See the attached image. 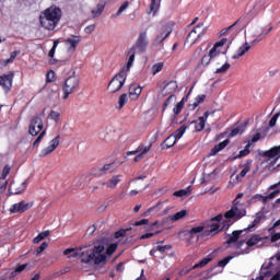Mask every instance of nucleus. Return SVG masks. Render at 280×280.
I'll use <instances>...</instances> for the list:
<instances>
[{
	"mask_svg": "<svg viewBox=\"0 0 280 280\" xmlns=\"http://www.w3.org/2000/svg\"><path fill=\"white\" fill-rule=\"evenodd\" d=\"M63 255H70L69 257H80L81 264H89V266H97L106 261V256H104V246L94 245L81 246L79 248H68L63 252Z\"/></svg>",
	"mask_w": 280,
	"mask_h": 280,
	"instance_id": "nucleus-1",
	"label": "nucleus"
},
{
	"mask_svg": "<svg viewBox=\"0 0 280 280\" xmlns=\"http://www.w3.org/2000/svg\"><path fill=\"white\" fill-rule=\"evenodd\" d=\"M60 16H62L60 8L50 7L39 16L40 25L45 30H55L60 21Z\"/></svg>",
	"mask_w": 280,
	"mask_h": 280,
	"instance_id": "nucleus-2",
	"label": "nucleus"
},
{
	"mask_svg": "<svg viewBox=\"0 0 280 280\" xmlns=\"http://www.w3.org/2000/svg\"><path fill=\"white\" fill-rule=\"evenodd\" d=\"M244 215H246V207H244L240 200H234L233 207L224 214L223 226L221 231L229 229V222H231V220H242Z\"/></svg>",
	"mask_w": 280,
	"mask_h": 280,
	"instance_id": "nucleus-3",
	"label": "nucleus"
},
{
	"mask_svg": "<svg viewBox=\"0 0 280 280\" xmlns=\"http://www.w3.org/2000/svg\"><path fill=\"white\" fill-rule=\"evenodd\" d=\"M228 69H231V63L226 59V52H214L211 70L214 73H226Z\"/></svg>",
	"mask_w": 280,
	"mask_h": 280,
	"instance_id": "nucleus-4",
	"label": "nucleus"
},
{
	"mask_svg": "<svg viewBox=\"0 0 280 280\" xmlns=\"http://www.w3.org/2000/svg\"><path fill=\"white\" fill-rule=\"evenodd\" d=\"M128 78V72L126 68H122L108 83L107 89L109 93H117L121 91L124 84H126V79Z\"/></svg>",
	"mask_w": 280,
	"mask_h": 280,
	"instance_id": "nucleus-5",
	"label": "nucleus"
},
{
	"mask_svg": "<svg viewBox=\"0 0 280 280\" xmlns=\"http://www.w3.org/2000/svg\"><path fill=\"white\" fill-rule=\"evenodd\" d=\"M272 26H269L268 28L257 25L250 26L247 34L255 38L254 40H252V45H257V43H261V40H264V38H266L268 34H270Z\"/></svg>",
	"mask_w": 280,
	"mask_h": 280,
	"instance_id": "nucleus-6",
	"label": "nucleus"
},
{
	"mask_svg": "<svg viewBox=\"0 0 280 280\" xmlns=\"http://www.w3.org/2000/svg\"><path fill=\"white\" fill-rule=\"evenodd\" d=\"M78 86H80V79L75 74L70 75L63 85V100H68L69 95H71Z\"/></svg>",
	"mask_w": 280,
	"mask_h": 280,
	"instance_id": "nucleus-7",
	"label": "nucleus"
},
{
	"mask_svg": "<svg viewBox=\"0 0 280 280\" xmlns=\"http://www.w3.org/2000/svg\"><path fill=\"white\" fill-rule=\"evenodd\" d=\"M45 127V125L43 124V118L40 116H34L31 119V124L28 127V133L32 137H36L40 130H43V128Z\"/></svg>",
	"mask_w": 280,
	"mask_h": 280,
	"instance_id": "nucleus-8",
	"label": "nucleus"
},
{
	"mask_svg": "<svg viewBox=\"0 0 280 280\" xmlns=\"http://www.w3.org/2000/svg\"><path fill=\"white\" fill-rule=\"evenodd\" d=\"M170 34H172V26L167 24L163 25L160 28L159 34L155 36L153 45L158 46L163 44V40H165V38H167Z\"/></svg>",
	"mask_w": 280,
	"mask_h": 280,
	"instance_id": "nucleus-9",
	"label": "nucleus"
},
{
	"mask_svg": "<svg viewBox=\"0 0 280 280\" xmlns=\"http://www.w3.org/2000/svg\"><path fill=\"white\" fill-rule=\"evenodd\" d=\"M14 80V72H9L0 77V86H2L5 93H10L12 89V82Z\"/></svg>",
	"mask_w": 280,
	"mask_h": 280,
	"instance_id": "nucleus-10",
	"label": "nucleus"
},
{
	"mask_svg": "<svg viewBox=\"0 0 280 280\" xmlns=\"http://www.w3.org/2000/svg\"><path fill=\"white\" fill-rule=\"evenodd\" d=\"M148 31H142L133 46V49H139V51H145L148 49Z\"/></svg>",
	"mask_w": 280,
	"mask_h": 280,
	"instance_id": "nucleus-11",
	"label": "nucleus"
},
{
	"mask_svg": "<svg viewBox=\"0 0 280 280\" xmlns=\"http://www.w3.org/2000/svg\"><path fill=\"white\" fill-rule=\"evenodd\" d=\"M222 214H218L212 218L208 224L209 230H206L202 235H213V233L220 229V224H218V222H222Z\"/></svg>",
	"mask_w": 280,
	"mask_h": 280,
	"instance_id": "nucleus-12",
	"label": "nucleus"
},
{
	"mask_svg": "<svg viewBox=\"0 0 280 280\" xmlns=\"http://www.w3.org/2000/svg\"><path fill=\"white\" fill-rule=\"evenodd\" d=\"M209 115H215V110H212V112L207 110L205 112L203 116H200L198 118V120L192 121V124H195V128L197 132L205 130V126L207 124V119H209Z\"/></svg>",
	"mask_w": 280,
	"mask_h": 280,
	"instance_id": "nucleus-13",
	"label": "nucleus"
},
{
	"mask_svg": "<svg viewBox=\"0 0 280 280\" xmlns=\"http://www.w3.org/2000/svg\"><path fill=\"white\" fill-rule=\"evenodd\" d=\"M82 39L80 38V36H75L72 35L71 37L67 38L63 40L68 51H70V54H73L75 51V49L78 48V45H80V42Z\"/></svg>",
	"mask_w": 280,
	"mask_h": 280,
	"instance_id": "nucleus-14",
	"label": "nucleus"
},
{
	"mask_svg": "<svg viewBox=\"0 0 280 280\" xmlns=\"http://www.w3.org/2000/svg\"><path fill=\"white\" fill-rule=\"evenodd\" d=\"M58 145H60V136L58 135L57 137H55L51 141H50V145H48L47 148H45L40 153L39 156H47L49 154H51V152H54V150H56L58 148Z\"/></svg>",
	"mask_w": 280,
	"mask_h": 280,
	"instance_id": "nucleus-15",
	"label": "nucleus"
},
{
	"mask_svg": "<svg viewBox=\"0 0 280 280\" xmlns=\"http://www.w3.org/2000/svg\"><path fill=\"white\" fill-rule=\"evenodd\" d=\"M25 191V182L16 184V183H11L9 186V194L16 195V194H23Z\"/></svg>",
	"mask_w": 280,
	"mask_h": 280,
	"instance_id": "nucleus-16",
	"label": "nucleus"
},
{
	"mask_svg": "<svg viewBox=\"0 0 280 280\" xmlns=\"http://www.w3.org/2000/svg\"><path fill=\"white\" fill-rule=\"evenodd\" d=\"M215 52L210 49V51L208 52V55H205L201 60L200 63L198 65V67H212L213 65V57H214Z\"/></svg>",
	"mask_w": 280,
	"mask_h": 280,
	"instance_id": "nucleus-17",
	"label": "nucleus"
},
{
	"mask_svg": "<svg viewBox=\"0 0 280 280\" xmlns=\"http://www.w3.org/2000/svg\"><path fill=\"white\" fill-rule=\"evenodd\" d=\"M250 44L245 42L244 45L238 48L237 54L232 56L233 60H237L238 58H242V56H245L247 51H250Z\"/></svg>",
	"mask_w": 280,
	"mask_h": 280,
	"instance_id": "nucleus-18",
	"label": "nucleus"
},
{
	"mask_svg": "<svg viewBox=\"0 0 280 280\" xmlns=\"http://www.w3.org/2000/svg\"><path fill=\"white\" fill-rule=\"evenodd\" d=\"M94 246H103V255L105 257V260H106V255H108V257H110V255H113V253H115V250H117V243L110 244L106 250L104 247V243H102V242L95 243Z\"/></svg>",
	"mask_w": 280,
	"mask_h": 280,
	"instance_id": "nucleus-19",
	"label": "nucleus"
},
{
	"mask_svg": "<svg viewBox=\"0 0 280 280\" xmlns=\"http://www.w3.org/2000/svg\"><path fill=\"white\" fill-rule=\"evenodd\" d=\"M203 231H205V226L199 225L197 228H192L190 230H187L185 234L190 235V240H194L195 237H197V240H198V237H200L198 234L202 233Z\"/></svg>",
	"mask_w": 280,
	"mask_h": 280,
	"instance_id": "nucleus-20",
	"label": "nucleus"
},
{
	"mask_svg": "<svg viewBox=\"0 0 280 280\" xmlns=\"http://www.w3.org/2000/svg\"><path fill=\"white\" fill-rule=\"evenodd\" d=\"M264 218H266V214L264 212H258L256 214V218L254 219L253 223L250 225H248V228L245 229V232H248L252 229H255V226H257V224H259L261 222V220H264Z\"/></svg>",
	"mask_w": 280,
	"mask_h": 280,
	"instance_id": "nucleus-21",
	"label": "nucleus"
},
{
	"mask_svg": "<svg viewBox=\"0 0 280 280\" xmlns=\"http://www.w3.org/2000/svg\"><path fill=\"white\" fill-rule=\"evenodd\" d=\"M11 213H25V200L20 201L19 203H15L10 209Z\"/></svg>",
	"mask_w": 280,
	"mask_h": 280,
	"instance_id": "nucleus-22",
	"label": "nucleus"
},
{
	"mask_svg": "<svg viewBox=\"0 0 280 280\" xmlns=\"http://www.w3.org/2000/svg\"><path fill=\"white\" fill-rule=\"evenodd\" d=\"M229 145V139L224 140L223 142H220L219 144L214 145L213 149L210 151L211 156H215L218 152H221V150H224L225 147Z\"/></svg>",
	"mask_w": 280,
	"mask_h": 280,
	"instance_id": "nucleus-23",
	"label": "nucleus"
},
{
	"mask_svg": "<svg viewBox=\"0 0 280 280\" xmlns=\"http://www.w3.org/2000/svg\"><path fill=\"white\" fill-rule=\"evenodd\" d=\"M141 91H142L141 86L135 88V85H130L129 97H131V100H139V95H141Z\"/></svg>",
	"mask_w": 280,
	"mask_h": 280,
	"instance_id": "nucleus-24",
	"label": "nucleus"
},
{
	"mask_svg": "<svg viewBox=\"0 0 280 280\" xmlns=\"http://www.w3.org/2000/svg\"><path fill=\"white\" fill-rule=\"evenodd\" d=\"M248 126V120H246L244 124H241L240 126H237L236 128H234L231 132H230V137H237V135H242V132H244V130H246V127Z\"/></svg>",
	"mask_w": 280,
	"mask_h": 280,
	"instance_id": "nucleus-25",
	"label": "nucleus"
},
{
	"mask_svg": "<svg viewBox=\"0 0 280 280\" xmlns=\"http://www.w3.org/2000/svg\"><path fill=\"white\" fill-rule=\"evenodd\" d=\"M242 246H244V241H240L235 244V247L240 249V252H234L232 257H240V255H248L250 250L248 248L242 249Z\"/></svg>",
	"mask_w": 280,
	"mask_h": 280,
	"instance_id": "nucleus-26",
	"label": "nucleus"
},
{
	"mask_svg": "<svg viewBox=\"0 0 280 280\" xmlns=\"http://www.w3.org/2000/svg\"><path fill=\"white\" fill-rule=\"evenodd\" d=\"M244 231H246V229L232 232V235H230L229 240L226 241V244H235V242L240 240V235H242Z\"/></svg>",
	"mask_w": 280,
	"mask_h": 280,
	"instance_id": "nucleus-27",
	"label": "nucleus"
},
{
	"mask_svg": "<svg viewBox=\"0 0 280 280\" xmlns=\"http://www.w3.org/2000/svg\"><path fill=\"white\" fill-rule=\"evenodd\" d=\"M121 178H124L122 175L113 176V177L110 178V180L107 183V186H108L110 189H115V187H117V185H119V183H121Z\"/></svg>",
	"mask_w": 280,
	"mask_h": 280,
	"instance_id": "nucleus-28",
	"label": "nucleus"
},
{
	"mask_svg": "<svg viewBox=\"0 0 280 280\" xmlns=\"http://www.w3.org/2000/svg\"><path fill=\"white\" fill-rule=\"evenodd\" d=\"M192 30L198 34L199 38H201V36L207 34L208 27L205 26V23H199Z\"/></svg>",
	"mask_w": 280,
	"mask_h": 280,
	"instance_id": "nucleus-29",
	"label": "nucleus"
},
{
	"mask_svg": "<svg viewBox=\"0 0 280 280\" xmlns=\"http://www.w3.org/2000/svg\"><path fill=\"white\" fill-rule=\"evenodd\" d=\"M198 38H200V36L192 28L186 38V43H188L189 45H194L198 40Z\"/></svg>",
	"mask_w": 280,
	"mask_h": 280,
	"instance_id": "nucleus-30",
	"label": "nucleus"
},
{
	"mask_svg": "<svg viewBox=\"0 0 280 280\" xmlns=\"http://www.w3.org/2000/svg\"><path fill=\"white\" fill-rule=\"evenodd\" d=\"M102 12H104V4L98 3L96 8L91 10L92 19H97V16H102Z\"/></svg>",
	"mask_w": 280,
	"mask_h": 280,
	"instance_id": "nucleus-31",
	"label": "nucleus"
},
{
	"mask_svg": "<svg viewBox=\"0 0 280 280\" xmlns=\"http://www.w3.org/2000/svg\"><path fill=\"white\" fill-rule=\"evenodd\" d=\"M209 261H211V258H205L201 261H199L198 264H196L195 266H192L190 269H188L186 271V275L188 272H191V270H196L197 268H205V266H207V264H209Z\"/></svg>",
	"mask_w": 280,
	"mask_h": 280,
	"instance_id": "nucleus-32",
	"label": "nucleus"
},
{
	"mask_svg": "<svg viewBox=\"0 0 280 280\" xmlns=\"http://www.w3.org/2000/svg\"><path fill=\"white\" fill-rule=\"evenodd\" d=\"M249 148H250V141L247 142L244 150L240 151L238 155L234 156V160L244 159V156H248V154H250Z\"/></svg>",
	"mask_w": 280,
	"mask_h": 280,
	"instance_id": "nucleus-33",
	"label": "nucleus"
},
{
	"mask_svg": "<svg viewBox=\"0 0 280 280\" xmlns=\"http://www.w3.org/2000/svg\"><path fill=\"white\" fill-rule=\"evenodd\" d=\"M205 100H207V95H205V94L197 96L195 103L192 105H190L191 110H196V108H198V106H200V104H202V102H205Z\"/></svg>",
	"mask_w": 280,
	"mask_h": 280,
	"instance_id": "nucleus-34",
	"label": "nucleus"
},
{
	"mask_svg": "<svg viewBox=\"0 0 280 280\" xmlns=\"http://www.w3.org/2000/svg\"><path fill=\"white\" fill-rule=\"evenodd\" d=\"M228 40H229L228 38H222L220 42H217L214 44V46L211 48V50L214 54H221L219 49H220V47H223V45H226Z\"/></svg>",
	"mask_w": 280,
	"mask_h": 280,
	"instance_id": "nucleus-35",
	"label": "nucleus"
},
{
	"mask_svg": "<svg viewBox=\"0 0 280 280\" xmlns=\"http://www.w3.org/2000/svg\"><path fill=\"white\" fill-rule=\"evenodd\" d=\"M49 230H46L42 233H39L34 240V244H39L40 242H43V240H45L46 237H49Z\"/></svg>",
	"mask_w": 280,
	"mask_h": 280,
	"instance_id": "nucleus-36",
	"label": "nucleus"
},
{
	"mask_svg": "<svg viewBox=\"0 0 280 280\" xmlns=\"http://www.w3.org/2000/svg\"><path fill=\"white\" fill-rule=\"evenodd\" d=\"M159 8H161V1L156 2V0H151L149 14L150 12H153V16H155Z\"/></svg>",
	"mask_w": 280,
	"mask_h": 280,
	"instance_id": "nucleus-37",
	"label": "nucleus"
},
{
	"mask_svg": "<svg viewBox=\"0 0 280 280\" xmlns=\"http://www.w3.org/2000/svg\"><path fill=\"white\" fill-rule=\"evenodd\" d=\"M186 130H187V127L182 126L174 133H172L171 136L174 137L175 140L177 141V139H182L183 138V135H185Z\"/></svg>",
	"mask_w": 280,
	"mask_h": 280,
	"instance_id": "nucleus-38",
	"label": "nucleus"
},
{
	"mask_svg": "<svg viewBox=\"0 0 280 280\" xmlns=\"http://www.w3.org/2000/svg\"><path fill=\"white\" fill-rule=\"evenodd\" d=\"M191 194V186H188L186 189H180L174 192V196L177 198H183V196H189Z\"/></svg>",
	"mask_w": 280,
	"mask_h": 280,
	"instance_id": "nucleus-39",
	"label": "nucleus"
},
{
	"mask_svg": "<svg viewBox=\"0 0 280 280\" xmlns=\"http://www.w3.org/2000/svg\"><path fill=\"white\" fill-rule=\"evenodd\" d=\"M259 242H261V238L257 235H254L252 236L247 242H246V245H247V248H250L257 244H259Z\"/></svg>",
	"mask_w": 280,
	"mask_h": 280,
	"instance_id": "nucleus-40",
	"label": "nucleus"
},
{
	"mask_svg": "<svg viewBox=\"0 0 280 280\" xmlns=\"http://www.w3.org/2000/svg\"><path fill=\"white\" fill-rule=\"evenodd\" d=\"M175 143H176V138L171 135L164 140L163 145H165V148H173Z\"/></svg>",
	"mask_w": 280,
	"mask_h": 280,
	"instance_id": "nucleus-41",
	"label": "nucleus"
},
{
	"mask_svg": "<svg viewBox=\"0 0 280 280\" xmlns=\"http://www.w3.org/2000/svg\"><path fill=\"white\" fill-rule=\"evenodd\" d=\"M185 215H187V210H182L175 214H172L171 220H173V222H178V220H183Z\"/></svg>",
	"mask_w": 280,
	"mask_h": 280,
	"instance_id": "nucleus-42",
	"label": "nucleus"
},
{
	"mask_svg": "<svg viewBox=\"0 0 280 280\" xmlns=\"http://www.w3.org/2000/svg\"><path fill=\"white\" fill-rule=\"evenodd\" d=\"M128 103V94H121L118 100V110H121L122 106H126Z\"/></svg>",
	"mask_w": 280,
	"mask_h": 280,
	"instance_id": "nucleus-43",
	"label": "nucleus"
},
{
	"mask_svg": "<svg viewBox=\"0 0 280 280\" xmlns=\"http://www.w3.org/2000/svg\"><path fill=\"white\" fill-rule=\"evenodd\" d=\"M130 3L128 1H125L120 8L118 9V11L116 12V14L112 15V19H117V16H119L122 12H125L128 9V5Z\"/></svg>",
	"mask_w": 280,
	"mask_h": 280,
	"instance_id": "nucleus-44",
	"label": "nucleus"
},
{
	"mask_svg": "<svg viewBox=\"0 0 280 280\" xmlns=\"http://www.w3.org/2000/svg\"><path fill=\"white\" fill-rule=\"evenodd\" d=\"M163 71V62H158L152 66V74L156 75V73H161Z\"/></svg>",
	"mask_w": 280,
	"mask_h": 280,
	"instance_id": "nucleus-45",
	"label": "nucleus"
},
{
	"mask_svg": "<svg viewBox=\"0 0 280 280\" xmlns=\"http://www.w3.org/2000/svg\"><path fill=\"white\" fill-rule=\"evenodd\" d=\"M183 106H185V98H183L179 103L176 104V106L173 108V113L175 115H179L180 110H183Z\"/></svg>",
	"mask_w": 280,
	"mask_h": 280,
	"instance_id": "nucleus-46",
	"label": "nucleus"
},
{
	"mask_svg": "<svg viewBox=\"0 0 280 280\" xmlns=\"http://www.w3.org/2000/svg\"><path fill=\"white\" fill-rule=\"evenodd\" d=\"M162 202H158L156 206L149 208L144 213H142V217L150 215L152 211H160Z\"/></svg>",
	"mask_w": 280,
	"mask_h": 280,
	"instance_id": "nucleus-47",
	"label": "nucleus"
},
{
	"mask_svg": "<svg viewBox=\"0 0 280 280\" xmlns=\"http://www.w3.org/2000/svg\"><path fill=\"white\" fill-rule=\"evenodd\" d=\"M256 200H262V202L266 205V202H268V198H266V196H262V195H254L252 197V199L249 200V202H256Z\"/></svg>",
	"mask_w": 280,
	"mask_h": 280,
	"instance_id": "nucleus-48",
	"label": "nucleus"
},
{
	"mask_svg": "<svg viewBox=\"0 0 280 280\" xmlns=\"http://www.w3.org/2000/svg\"><path fill=\"white\" fill-rule=\"evenodd\" d=\"M132 228L119 230L118 232H115V238L119 240V237H126L128 231H130Z\"/></svg>",
	"mask_w": 280,
	"mask_h": 280,
	"instance_id": "nucleus-49",
	"label": "nucleus"
},
{
	"mask_svg": "<svg viewBox=\"0 0 280 280\" xmlns=\"http://www.w3.org/2000/svg\"><path fill=\"white\" fill-rule=\"evenodd\" d=\"M280 117V112L276 113L269 120V128H275L277 126V119Z\"/></svg>",
	"mask_w": 280,
	"mask_h": 280,
	"instance_id": "nucleus-50",
	"label": "nucleus"
},
{
	"mask_svg": "<svg viewBox=\"0 0 280 280\" xmlns=\"http://www.w3.org/2000/svg\"><path fill=\"white\" fill-rule=\"evenodd\" d=\"M19 54H21V51H19V50H15V51L11 52L10 58L7 59V60L4 61V63H5V65H10L11 62H14V59L16 58V56H19Z\"/></svg>",
	"mask_w": 280,
	"mask_h": 280,
	"instance_id": "nucleus-51",
	"label": "nucleus"
},
{
	"mask_svg": "<svg viewBox=\"0 0 280 280\" xmlns=\"http://www.w3.org/2000/svg\"><path fill=\"white\" fill-rule=\"evenodd\" d=\"M25 268H27V264H23L20 265L14 271H12V277H16V275H19V272H23V270H25Z\"/></svg>",
	"mask_w": 280,
	"mask_h": 280,
	"instance_id": "nucleus-52",
	"label": "nucleus"
},
{
	"mask_svg": "<svg viewBox=\"0 0 280 280\" xmlns=\"http://www.w3.org/2000/svg\"><path fill=\"white\" fill-rule=\"evenodd\" d=\"M58 43H60V40H58V39H56L54 42L52 48L48 52L49 58H54V56L56 54V48L58 47Z\"/></svg>",
	"mask_w": 280,
	"mask_h": 280,
	"instance_id": "nucleus-53",
	"label": "nucleus"
},
{
	"mask_svg": "<svg viewBox=\"0 0 280 280\" xmlns=\"http://www.w3.org/2000/svg\"><path fill=\"white\" fill-rule=\"evenodd\" d=\"M250 172V166H245L238 176H236V180H240V178H244V176H246L247 173Z\"/></svg>",
	"mask_w": 280,
	"mask_h": 280,
	"instance_id": "nucleus-54",
	"label": "nucleus"
},
{
	"mask_svg": "<svg viewBox=\"0 0 280 280\" xmlns=\"http://www.w3.org/2000/svg\"><path fill=\"white\" fill-rule=\"evenodd\" d=\"M47 246H49L47 242L42 243V245L35 250V255H40V253L47 249Z\"/></svg>",
	"mask_w": 280,
	"mask_h": 280,
	"instance_id": "nucleus-55",
	"label": "nucleus"
},
{
	"mask_svg": "<svg viewBox=\"0 0 280 280\" xmlns=\"http://www.w3.org/2000/svg\"><path fill=\"white\" fill-rule=\"evenodd\" d=\"M50 119H52V121L58 122V120L60 119V113L56 112V110H51L49 114Z\"/></svg>",
	"mask_w": 280,
	"mask_h": 280,
	"instance_id": "nucleus-56",
	"label": "nucleus"
},
{
	"mask_svg": "<svg viewBox=\"0 0 280 280\" xmlns=\"http://www.w3.org/2000/svg\"><path fill=\"white\" fill-rule=\"evenodd\" d=\"M246 18H240L235 23H233L232 25H230L226 30L228 32H231V30H233V27H235L236 25H242V23H244Z\"/></svg>",
	"mask_w": 280,
	"mask_h": 280,
	"instance_id": "nucleus-57",
	"label": "nucleus"
},
{
	"mask_svg": "<svg viewBox=\"0 0 280 280\" xmlns=\"http://www.w3.org/2000/svg\"><path fill=\"white\" fill-rule=\"evenodd\" d=\"M174 222V220L172 219V214L164 218L162 221H160V226H165V224H170Z\"/></svg>",
	"mask_w": 280,
	"mask_h": 280,
	"instance_id": "nucleus-58",
	"label": "nucleus"
},
{
	"mask_svg": "<svg viewBox=\"0 0 280 280\" xmlns=\"http://www.w3.org/2000/svg\"><path fill=\"white\" fill-rule=\"evenodd\" d=\"M172 102H176V95H171L165 103L163 104V108H167V106H170V104H172Z\"/></svg>",
	"mask_w": 280,
	"mask_h": 280,
	"instance_id": "nucleus-59",
	"label": "nucleus"
},
{
	"mask_svg": "<svg viewBox=\"0 0 280 280\" xmlns=\"http://www.w3.org/2000/svg\"><path fill=\"white\" fill-rule=\"evenodd\" d=\"M45 135H46V131L43 130V131L39 133V136L36 138V140L34 141L33 145H34V147L38 145V143H40V141H43V138L45 137Z\"/></svg>",
	"mask_w": 280,
	"mask_h": 280,
	"instance_id": "nucleus-60",
	"label": "nucleus"
},
{
	"mask_svg": "<svg viewBox=\"0 0 280 280\" xmlns=\"http://www.w3.org/2000/svg\"><path fill=\"white\" fill-rule=\"evenodd\" d=\"M171 249H172V245L156 246V250H159L160 253H165V250H171Z\"/></svg>",
	"mask_w": 280,
	"mask_h": 280,
	"instance_id": "nucleus-61",
	"label": "nucleus"
},
{
	"mask_svg": "<svg viewBox=\"0 0 280 280\" xmlns=\"http://www.w3.org/2000/svg\"><path fill=\"white\" fill-rule=\"evenodd\" d=\"M132 62H135V52H132L129 56L128 62H127V71H130V68L132 67Z\"/></svg>",
	"mask_w": 280,
	"mask_h": 280,
	"instance_id": "nucleus-62",
	"label": "nucleus"
},
{
	"mask_svg": "<svg viewBox=\"0 0 280 280\" xmlns=\"http://www.w3.org/2000/svg\"><path fill=\"white\" fill-rule=\"evenodd\" d=\"M85 34H93L95 32V24H91L84 28Z\"/></svg>",
	"mask_w": 280,
	"mask_h": 280,
	"instance_id": "nucleus-63",
	"label": "nucleus"
},
{
	"mask_svg": "<svg viewBox=\"0 0 280 280\" xmlns=\"http://www.w3.org/2000/svg\"><path fill=\"white\" fill-rule=\"evenodd\" d=\"M8 189V180L0 182V194H3Z\"/></svg>",
	"mask_w": 280,
	"mask_h": 280,
	"instance_id": "nucleus-64",
	"label": "nucleus"
}]
</instances>
